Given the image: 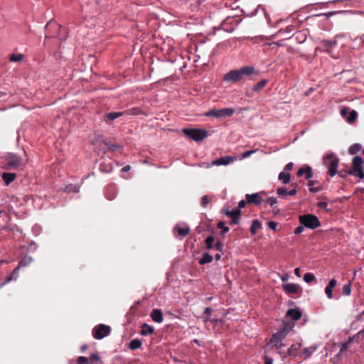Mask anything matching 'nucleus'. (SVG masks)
Returning a JSON list of instances; mask_svg holds the SVG:
<instances>
[{
  "label": "nucleus",
  "instance_id": "nucleus-6",
  "mask_svg": "<svg viewBox=\"0 0 364 364\" xmlns=\"http://www.w3.org/2000/svg\"><path fill=\"white\" fill-rule=\"evenodd\" d=\"M183 132L188 138L199 141L208 136V132L201 129H183Z\"/></svg>",
  "mask_w": 364,
  "mask_h": 364
},
{
  "label": "nucleus",
  "instance_id": "nucleus-50",
  "mask_svg": "<svg viewBox=\"0 0 364 364\" xmlns=\"http://www.w3.org/2000/svg\"><path fill=\"white\" fill-rule=\"evenodd\" d=\"M317 206L320 208L325 210L327 212L329 211V210L328 209V203L326 202H323V201L318 202L317 203Z\"/></svg>",
  "mask_w": 364,
  "mask_h": 364
},
{
  "label": "nucleus",
  "instance_id": "nucleus-24",
  "mask_svg": "<svg viewBox=\"0 0 364 364\" xmlns=\"http://www.w3.org/2000/svg\"><path fill=\"white\" fill-rule=\"evenodd\" d=\"M262 228V223L258 220H254L250 227V232L252 235H255L257 230Z\"/></svg>",
  "mask_w": 364,
  "mask_h": 364
},
{
  "label": "nucleus",
  "instance_id": "nucleus-41",
  "mask_svg": "<svg viewBox=\"0 0 364 364\" xmlns=\"http://www.w3.org/2000/svg\"><path fill=\"white\" fill-rule=\"evenodd\" d=\"M240 215L241 213H236V215L231 219V221L230 223V225H238L240 223Z\"/></svg>",
  "mask_w": 364,
  "mask_h": 364
},
{
  "label": "nucleus",
  "instance_id": "nucleus-45",
  "mask_svg": "<svg viewBox=\"0 0 364 364\" xmlns=\"http://www.w3.org/2000/svg\"><path fill=\"white\" fill-rule=\"evenodd\" d=\"M277 223L274 222V221H269L268 223H267V225L268 227L272 230L274 232H277L278 231V229H277Z\"/></svg>",
  "mask_w": 364,
  "mask_h": 364
},
{
  "label": "nucleus",
  "instance_id": "nucleus-14",
  "mask_svg": "<svg viewBox=\"0 0 364 364\" xmlns=\"http://www.w3.org/2000/svg\"><path fill=\"white\" fill-rule=\"evenodd\" d=\"M20 267L18 265L14 270L13 272H11V275L7 277L6 279H5V281L4 282H2L1 284H0V288H1L2 287H4L5 284H6L7 283L11 282L12 280L14 279H16L17 277H18V273H19V269H20Z\"/></svg>",
  "mask_w": 364,
  "mask_h": 364
},
{
  "label": "nucleus",
  "instance_id": "nucleus-3",
  "mask_svg": "<svg viewBox=\"0 0 364 364\" xmlns=\"http://www.w3.org/2000/svg\"><path fill=\"white\" fill-rule=\"evenodd\" d=\"M323 164L328 168V174L331 177L334 176L337 173V168L339 159L335 154H328L323 157Z\"/></svg>",
  "mask_w": 364,
  "mask_h": 364
},
{
  "label": "nucleus",
  "instance_id": "nucleus-54",
  "mask_svg": "<svg viewBox=\"0 0 364 364\" xmlns=\"http://www.w3.org/2000/svg\"><path fill=\"white\" fill-rule=\"evenodd\" d=\"M353 338H349V341L348 342L343 343L341 346V351H346L348 348V343L350 342Z\"/></svg>",
  "mask_w": 364,
  "mask_h": 364
},
{
  "label": "nucleus",
  "instance_id": "nucleus-27",
  "mask_svg": "<svg viewBox=\"0 0 364 364\" xmlns=\"http://www.w3.org/2000/svg\"><path fill=\"white\" fill-rule=\"evenodd\" d=\"M141 341L137 338L132 340L129 343V349L134 350L139 349L141 346Z\"/></svg>",
  "mask_w": 364,
  "mask_h": 364
},
{
  "label": "nucleus",
  "instance_id": "nucleus-28",
  "mask_svg": "<svg viewBox=\"0 0 364 364\" xmlns=\"http://www.w3.org/2000/svg\"><path fill=\"white\" fill-rule=\"evenodd\" d=\"M321 44L322 46H323L325 48H326L327 49H329V48H332L333 47H334L337 44V42H336V39H334V40H322L321 41Z\"/></svg>",
  "mask_w": 364,
  "mask_h": 364
},
{
  "label": "nucleus",
  "instance_id": "nucleus-10",
  "mask_svg": "<svg viewBox=\"0 0 364 364\" xmlns=\"http://www.w3.org/2000/svg\"><path fill=\"white\" fill-rule=\"evenodd\" d=\"M282 288L287 294H296L299 291V285L294 283L282 284Z\"/></svg>",
  "mask_w": 364,
  "mask_h": 364
},
{
  "label": "nucleus",
  "instance_id": "nucleus-21",
  "mask_svg": "<svg viewBox=\"0 0 364 364\" xmlns=\"http://www.w3.org/2000/svg\"><path fill=\"white\" fill-rule=\"evenodd\" d=\"M213 257L210 254H209L208 252H204L202 255V257L199 259L198 262L200 265H203V264L211 262L213 261Z\"/></svg>",
  "mask_w": 364,
  "mask_h": 364
},
{
  "label": "nucleus",
  "instance_id": "nucleus-33",
  "mask_svg": "<svg viewBox=\"0 0 364 364\" xmlns=\"http://www.w3.org/2000/svg\"><path fill=\"white\" fill-rule=\"evenodd\" d=\"M24 55L21 53L19 54H11L9 56V60L11 62H21L23 60Z\"/></svg>",
  "mask_w": 364,
  "mask_h": 364
},
{
  "label": "nucleus",
  "instance_id": "nucleus-23",
  "mask_svg": "<svg viewBox=\"0 0 364 364\" xmlns=\"http://www.w3.org/2000/svg\"><path fill=\"white\" fill-rule=\"evenodd\" d=\"M278 178L283 184H287L290 181L291 174L288 172L282 171L279 173Z\"/></svg>",
  "mask_w": 364,
  "mask_h": 364
},
{
  "label": "nucleus",
  "instance_id": "nucleus-53",
  "mask_svg": "<svg viewBox=\"0 0 364 364\" xmlns=\"http://www.w3.org/2000/svg\"><path fill=\"white\" fill-rule=\"evenodd\" d=\"M304 228H305L304 225L301 224L299 226H298L297 228H295L294 232V234L295 235L301 234L304 231Z\"/></svg>",
  "mask_w": 364,
  "mask_h": 364
},
{
  "label": "nucleus",
  "instance_id": "nucleus-64",
  "mask_svg": "<svg viewBox=\"0 0 364 364\" xmlns=\"http://www.w3.org/2000/svg\"><path fill=\"white\" fill-rule=\"evenodd\" d=\"M304 172H305V168H300L298 171H297V176H303V174H304Z\"/></svg>",
  "mask_w": 364,
  "mask_h": 364
},
{
  "label": "nucleus",
  "instance_id": "nucleus-34",
  "mask_svg": "<svg viewBox=\"0 0 364 364\" xmlns=\"http://www.w3.org/2000/svg\"><path fill=\"white\" fill-rule=\"evenodd\" d=\"M217 227L221 230L220 235L223 236H224L229 231V228L225 226L224 222L223 221L218 222Z\"/></svg>",
  "mask_w": 364,
  "mask_h": 364
},
{
  "label": "nucleus",
  "instance_id": "nucleus-11",
  "mask_svg": "<svg viewBox=\"0 0 364 364\" xmlns=\"http://www.w3.org/2000/svg\"><path fill=\"white\" fill-rule=\"evenodd\" d=\"M245 198L247 200V203L259 205L262 203V198L260 196V193H255L252 194H246Z\"/></svg>",
  "mask_w": 364,
  "mask_h": 364
},
{
  "label": "nucleus",
  "instance_id": "nucleus-30",
  "mask_svg": "<svg viewBox=\"0 0 364 364\" xmlns=\"http://www.w3.org/2000/svg\"><path fill=\"white\" fill-rule=\"evenodd\" d=\"M362 149V145L360 144H354L352 146H350L348 149V152L351 155H354L356 153H358L359 151H360Z\"/></svg>",
  "mask_w": 364,
  "mask_h": 364
},
{
  "label": "nucleus",
  "instance_id": "nucleus-15",
  "mask_svg": "<svg viewBox=\"0 0 364 364\" xmlns=\"http://www.w3.org/2000/svg\"><path fill=\"white\" fill-rule=\"evenodd\" d=\"M151 317L156 323H161L164 320L163 313L160 309H154L151 313Z\"/></svg>",
  "mask_w": 364,
  "mask_h": 364
},
{
  "label": "nucleus",
  "instance_id": "nucleus-63",
  "mask_svg": "<svg viewBox=\"0 0 364 364\" xmlns=\"http://www.w3.org/2000/svg\"><path fill=\"white\" fill-rule=\"evenodd\" d=\"M296 193H297V190L296 188H294L290 190L289 191H288L287 195L293 196L296 195Z\"/></svg>",
  "mask_w": 364,
  "mask_h": 364
},
{
  "label": "nucleus",
  "instance_id": "nucleus-61",
  "mask_svg": "<svg viewBox=\"0 0 364 364\" xmlns=\"http://www.w3.org/2000/svg\"><path fill=\"white\" fill-rule=\"evenodd\" d=\"M107 146H108V149L112 151H114L119 147V145L115 144H107Z\"/></svg>",
  "mask_w": 364,
  "mask_h": 364
},
{
  "label": "nucleus",
  "instance_id": "nucleus-25",
  "mask_svg": "<svg viewBox=\"0 0 364 364\" xmlns=\"http://www.w3.org/2000/svg\"><path fill=\"white\" fill-rule=\"evenodd\" d=\"M32 257L29 255H25L18 263L20 267H27L33 262Z\"/></svg>",
  "mask_w": 364,
  "mask_h": 364
},
{
  "label": "nucleus",
  "instance_id": "nucleus-7",
  "mask_svg": "<svg viewBox=\"0 0 364 364\" xmlns=\"http://www.w3.org/2000/svg\"><path fill=\"white\" fill-rule=\"evenodd\" d=\"M235 112V109L232 107H226L220 109H213L205 113L207 117H213L215 118L231 117Z\"/></svg>",
  "mask_w": 364,
  "mask_h": 364
},
{
  "label": "nucleus",
  "instance_id": "nucleus-26",
  "mask_svg": "<svg viewBox=\"0 0 364 364\" xmlns=\"http://www.w3.org/2000/svg\"><path fill=\"white\" fill-rule=\"evenodd\" d=\"M317 347L316 346H310L308 348H305L303 349L302 353L304 355V358L307 359L310 358L313 353L316 351Z\"/></svg>",
  "mask_w": 364,
  "mask_h": 364
},
{
  "label": "nucleus",
  "instance_id": "nucleus-37",
  "mask_svg": "<svg viewBox=\"0 0 364 364\" xmlns=\"http://www.w3.org/2000/svg\"><path fill=\"white\" fill-rule=\"evenodd\" d=\"M351 293L350 283L346 284L343 287L342 294L345 296H348Z\"/></svg>",
  "mask_w": 364,
  "mask_h": 364
},
{
  "label": "nucleus",
  "instance_id": "nucleus-46",
  "mask_svg": "<svg viewBox=\"0 0 364 364\" xmlns=\"http://www.w3.org/2000/svg\"><path fill=\"white\" fill-rule=\"evenodd\" d=\"M210 203V199L208 198V196L205 195L201 198V205L203 208H205L207 205Z\"/></svg>",
  "mask_w": 364,
  "mask_h": 364
},
{
  "label": "nucleus",
  "instance_id": "nucleus-16",
  "mask_svg": "<svg viewBox=\"0 0 364 364\" xmlns=\"http://www.w3.org/2000/svg\"><path fill=\"white\" fill-rule=\"evenodd\" d=\"M117 195V188L115 186L110 185L109 186L105 191V197L107 199L112 200L115 198Z\"/></svg>",
  "mask_w": 364,
  "mask_h": 364
},
{
  "label": "nucleus",
  "instance_id": "nucleus-56",
  "mask_svg": "<svg viewBox=\"0 0 364 364\" xmlns=\"http://www.w3.org/2000/svg\"><path fill=\"white\" fill-rule=\"evenodd\" d=\"M272 337L277 338V339H282L283 340L284 337L282 336V333L279 331H277L276 333H274Z\"/></svg>",
  "mask_w": 364,
  "mask_h": 364
},
{
  "label": "nucleus",
  "instance_id": "nucleus-9",
  "mask_svg": "<svg viewBox=\"0 0 364 364\" xmlns=\"http://www.w3.org/2000/svg\"><path fill=\"white\" fill-rule=\"evenodd\" d=\"M234 161V158L231 156H223L219 159H217L212 161L211 164L203 163L199 165L200 167H204L205 168H209L213 166H227L230 164L232 161Z\"/></svg>",
  "mask_w": 364,
  "mask_h": 364
},
{
  "label": "nucleus",
  "instance_id": "nucleus-13",
  "mask_svg": "<svg viewBox=\"0 0 364 364\" xmlns=\"http://www.w3.org/2000/svg\"><path fill=\"white\" fill-rule=\"evenodd\" d=\"M286 315L294 321H298L301 317V312L299 308L290 309L287 311Z\"/></svg>",
  "mask_w": 364,
  "mask_h": 364
},
{
  "label": "nucleus",
  "instance_id": "nucleus-20",
  "mask_svg": "<svg viewBox=\"0 0 364 364\" xmlns=\"http://www.w3.org/2000/svg\"><path fill=\"white\" fill-rule=\"evenodd\" d=\"M154 332V328L151 326H149L147 323H143L141 325V336H147L148 334H153Z\"/></svg>",
  "mask_w": 364,
  "mask_h": 364
},
{
  "label": "nucleus",
  "instance_id": "nucleus-40",
  "mask_svg": "<svg viewBox=\"0 0 364 364\" xmlns=\"http://www.w3.org/2000/svg\"><path fill=\"white\" fill-rule=\"evenodd\" d=\"M178 234L181 236L185 237L188 235L190 232L189 228H178L177 229Z\"/></svg>",
  "mask_w": 364,
  "mask_h": 364
},
{
  "label": "nucleus",
  "instance_id": "nucleus-32",
  "mask_svg": "<svg viewBox=\"0 0 364 364\" xmlns=\"http://www.w3.org/2000/svg\"><path fill=\"white\" fill-rule=\"evenodd\" d=\"M87 364H97L95 362H100L101 359L99 356L98 353H93L90 357L87 358Z\"/></svg>",
  "mask_w": 364,
  "mask_h": 364
},
{
  "label": "nucleus",
  "instance_id": "nucleus-2",
  "mask_svg": "<svg viewBox=\"0 0 364 364\" xmlns=\"http://www.w3.org/2000/svg\"><path fill=\"white\" fill-rule=\"evenodd\" d=\"M4 169H18L23 165L22 158L14 153H7L4 157Z\"/></svg>",
  "mask_w": 364,
  "mask_h": 364
},
{
  "label": "nucleus",
  "instance_id": "nucleus-8",
  "mask_svg": "<svg viewBox=\"0 0 364 364\" xmlns=\"http://www.w3.org/2000/svg\"><path fill=\"white\" fill-rule=\"evenodd\" d=\"M110 333V327L105 324L96 326L92 331V336L95 339L100 340L107 336Z\"/></svg>",
  "mask_w": 364,
  "mask_h": 364
},
{
  "label": "nucleus",
  "instance_id": "nucleus-39",
  "mask_svg": "<svg viewBox=\"0 0 364 364\" xmlns=\"http://www.w3.org/2000/svg\"><path fill=\"white\" fill-rule=\"evenodd\" d=\"M240 213V209H234L232 210H227L225 211V215L226 216L230 218L231 219H232V218L236 215V213Z\"/></svg>",
  "mask_w": 364,
  "mask_h": 364
},
{
  "label": "nucleus",
  "instance_id": "nucleus-60",
  "mask_svg": "<svg viewBox=\"0 0 364 364\" xmlns=\"http://www.w3.org/2000/svg\"><path fill=\"white\" fill-rule=\"evenodd\" d=\"M337 284V281L336 279H331L329 282H328V284L327 286L330 287L331 288L333 289Z\"/></svg>",
  "mask_w": 364,
  "mask_h": 364
},
{
  "label": "nucleus",
  "instance_id": "nucleus-18",
  "mask_svg": "<svg viewBox=\"0 0 364 364\" xmlns=\"http://www.w3.org/2000/svg\"><path fill=\"white\" fill-rule=\"evenodd\" d=\"M301 346V343L291 345L288 349V355L291 357H296L299 355V351Z\"/></svg>",
  "mask_w": 364,
  "mask_h": 364
},
{
  "label": "nucleus",
  "instance_id": "nucleus-38",
  "mask_svg": "<svg viewBox=\"0 0 364 364\" xmlns=\"http://www.w3.org/2000/svg\"><path fill=\"white\" fill-rule=\"evenodd\" d=\"M214 237L213 236H208L206 237L205 242L207 249H211L213 247Z\"/></svg>",
  "mask_w": 364,
  "mask_h": 364
},
{
  "label": "nucleus",
  "instance_id": "nucleus-5",
  "mask_svg": "<svg viewBox=\"0 0 364 364\" xmlns=\"http://www.w3.org/2000/svg\"><path fill=\"white\" fill-rule=\"evenodd\" d=\"M300 224L309 229H315L321 225L318 218L312 214H305L299 216Z\"/></svg>",
  "mask_w": 364,
  "mask_h": 364
},
{
  "label": "nucleus",
  "instance_id": "nucleus-51",
  "mask_svg": "<svg viewBox=\"0 0 364 364\" xmlns=\"http://www.w3.org/2000/svg\"><path fill=\"white\" fill-rule=\"evenodd\" d=\"M255 152H256V150L246 151L242 154V158L246 159V158L249 157L251 154H254Z\"/></svg>",
  "mask_w": 364,
  "mask_h": 364
},
{
  "label": "nucleus",
  "instance_id": "nucleus-12",
  "mask_svg": "<svg viewBox=\"0 0 364 364\" xmlns=\"http://www.w3.org/2000/svg\"><path fill=\"white\" fill-rule=\"evenodd\" d=\"M284 346V344L282 343V339H277L273 337L270 338L269 343L267 344L266 348H276L277 349H282Z\"/></svg>",
  "mask_w": 364,
  "mask_h": 364
},
{
  "label": "nucleus",
  "instance_id": "nucleus-44",
  "mask_svg": "<svg viewBox=\"0 0 364 364\" xmlns=\"http://www.w3.org/2000/svg\"><path fill=\"white\" fill-rule=\"evenodd\" d=\"M213 311V309L210 307H207L205 309L204 314L206 315V317L204 318L205 321H208L210 320V316Z\"/></svg>",
  "mask_w": 364,
  "mask_h": 364
},
{
  "label": "nucleus",
  "instance_id": "nucleus-17",
  "mask_svg": "<svg viewBox=\"0 0 364 364\" xmlns=\"http://www.w3.org/2000/svg\"><path fill=\"white\" fill-rule=\"evenodd\" d=\"M17 177L15 173L4 172L2 174V179L6 186L13 182Z\"/></svg>",
  "mask_w": 364,
  "mask_h": 364
},
{
  "label": "nucleus",
  "instance_id": "nucleus-43",
  "mask_svg": "<svg viewBox=\"0 0 364 364\" xmlns=\"http://www.w3.org/2000/svg\"><path fill=\"white\" fill-rule=\"evenodd\" d=\"M304 174L306 175V179H310L311 178H312V176H313L312 169L310 166H306L305 168Z\"/></svg>",
  "mask_w": 364,
  "mask_h": 364
},
{
  "label": "nucleus",
  "instance_id": "nucleus-22",
  "mask_svg": "<svg viewBox=\"0 0 364 364\" xmlns=\"http://www.w3.org/2000/svg\"><path fill=\"white\" fill-rule=\"evenodd\" d=\"M267 82H268V80L267 79L262 80L261 81H259V82H257V84L253 85L252 89V91H254L255 92H259V91H261L262 90L264 89V87L266 86Z\"/></svg>",
  "mask_w": 364,
  "mask_h": 364
},
{
  "label": "nucleus",
  "instance_id": "nucleus-4",
  "mask_svg": "<svg viewBox=\"0 0 364 364\" xmlns=\"http://www.w3.org/2000/svg\"><path fill=\"white\" fill-rule=\"evenodd\" d=\"M363 158L360 156H355L353 157L352 160V166L348 169L347 173L349 175L355 176L356 177H358L359 178L362 179L364 178V172L363 170Z\"/></svg>",
  "mask_w": 364,
  "mask_h": 364
},
{
  "label": "nucleus",
  "instance_id": "nucleus-49",
  "mask_svg": "<svg viewBox=\"0 0 364 364\" xmlns=\"http://www.w3.org/2000/svg\"><path fill=\"white\" fill-rule=\"evenodd\" d=\"M264 353H265L264 355V364H272L273 358L272 357L269 356L268 355H267L266 350L264 351Z\"/></svg>",
  "mask_w": 364,
  "mask_h": 364
},
{
  "label": "nucleus",
  "instance_id": "nucleus-55",
  "mask_svg": "<svg viewBox=\"0 0 364 364\" xmlns=\"http://www.w3.org/2000/svg\"><path fill=\"white\" fill-rule=\"evenodd\" d=\"M87 359L86 357H84V356L78 357L77 364H87Z\"/></svg>",
  "mask_w": 364,
  "mask_h": 364
},
{
  "label": "nucleus",
  "instance_id": "nucleus-52",
  "mask_svg": "<svg viewBox=\"0 0 364 364\" xmlns=\"http://www.w3.org/2000/svg\"><path fill=\"white\" fill-rule=\"evenodd\" d=\"M223 243L220 241V240H218L215 244L214 245V247H215V249L218 251H222L223 248Z\"/></svg>",
  "mask_w": 364,
  "mask_h": 364
},
{
  "label": "nucleus",
  "instance_id": "nucleus-36",
  "mask_svg": "<svg viewBox=\"0 0 364 364\" xmlns=\"http://www.w3.org/2000/svg\"><path fill=\"white\" fill-rule=\"evenodd\" d=\"M303 279L306 283H310L313 282L316 277L313 273L307 272L304 274Z\"/></svg>",
  "mask_w": 364,
  "mask_h": 364
},
{
  "label": "nucleus",
  "instance_id": "nucleus-31",
  "mask_svg": "<svg viewBox=\"0 0 364 364\" xmlns=\"http://www.w3.org/2000/svg\"><path fill=\"white\" fill-rule=\"evenodd\" d=\"M142 111L139 107H132L131 109H127L124 111V114H129V115H139L142 114Z\"/></svg>",
  "mask_w": 364,
  "mask_h": 364
},
{
  "label": "nucleus",
  "instance_id": "nucleus-58",
  "mask_svg": "<svg viewBox=\"0 0 364 364\" xmlns=\"http://www.w3.org/2000/svg\"><path fill=\"white\" fill-rule=\"evenodd\" d=\"M294 166V164L292 162L288 163L284 168V171L287 172L291 171Z\"/></svg>",
  "mask_w": 364,
  "mask_h": 364
},
{
  "label": "nucleus",
  "instance_id": "nucleus-59",
  "mask_svg": "<svg viewBox=\"0 0 364 364\" xmlns=\"http://www.w3.org/2000/svg\"><path fill=\"white\" fill-rule=\"evenodd\" d=\"M321 190H322V187L321 186L310 187L309 188V191L311 192V193H318V192L321 191Z\"/></svg>",
  "mask_w": 364,
  "mask_h": 364
},
{
  "label": "nucleus",
  "instance_id": "nucleus-1",
  "mask_svg": "<svg viewBox=\"0 0 364 364\" xmlns=\"http://www.w3.org/2000/svg\"><path fill=\"white\" fill-rule=\"evenodd\" d=\"M259 71L253 66H244L240 69L232 70L225 73L223 80L227 82H235L242 80L245 76L249 77L253 75H258Z\"/></svg>",
  "mask_w": 364,
  "mask_h": 364
},
{
  "label": "nucleus",
  "instance_id": "nucleus-35",
  "mask_svg": "<svg viewBox=\"0 0 364 364\" xmlns=\"http://www.w3.org/2000/svg\"><path fill=\"white\" fill-rule=\"evenodd\" d=\"M357 116H358V114H357L356 111L352 110V111L349 112L348 117L346 118V121L348 123H352L356 119Z\"/></svg>",
  "mask_w": 364,
  "mask_h": 364
},
{
  "label": "nucleus",
  "instance_id": "nucleus-47",
  "mask_svg": "<svg viewBox=\"0 0 364 364\" xmlns=\"http://www.w3.org/2000/svg\"><path fill=\"white\" fill-rule=\"evenodd\" d=\"M349 109L348 107H344L341 109V115L343 118L346 120V118L348 117Z\"/></svg>",
  "mask_w": 364,
  "mask_h": 364
},
{
  "label": "nucleus",
  "instance_id": "nucleus-19",
  "mask_svg": "<svg viewBox=\"0 0 364 364\" xmlns=\"http://www.w3.org/2000/svg\"><path fill=\"white\" fill-rule=\"evenodd\" d=\"M277 204V199L275 197H269L267 199L266 205H269L273 208V211L275 214L279 213V209L276 205Z\"/></svg>",
  "mask_w": 364,
  "mask_h": 364
},
{
  "label": "nucleus",
  "instance_id": "nucleus-48",
  "mask_svg": "<svg viewBox=\"0 0 364 364\" xmlns=\"http://www.w3.org/2000/svg\"><path fill=\"white\" fill-rule=\"evenodd\" d=\"M325 293L328 299L333 298V289L328 286L325 288Z\"/></svg>",
  "mask_w": 364,
  "mask_h": 364
},
{
  "label": "nucleus",
  "instance_id": "nucleus-57",
  "mask_svg": "<svg viewBox=\"0 0 364 364\" xmlns=\"http://www.w3.org/2000/svg\"><path fill=\"white\" fill-rule=\"evenodd\" d=\"M246 203H247V200H241L238 203V207L236 209H240V211L241 212V209L244 208L246 205Z\"/></svg>",
  "mask_w": 364,
  "mask_h": 364
},
{
  "label": "nucleus",
  "instance_id": "nucleus-42",
  "mask_svg": "<svg viewBox=\"0 0 364 364\" xmlns=\"http://www.w3.org/2000/svg\"><path fill=\"white\" fill-rule=\"evenodd\" d=\"M287 190L286 188H284V187H280L279 188H277V193L280 196H286L287 195Z\"/></svg>",
  "mask_w": 364,
  "mask_h": 364
},
{
  "label": "nucleus",
  "instance_id": "nucleus-29",
  "mask_svg": "<svg viewBox=\"0 0 364 364\" xmlns=\"http://www.w3.org/2000/svg\"><path fill=\"white\" fill-rule=\"evenodd\" d=\"M124 114V112H110L105 115V118L108 120L112 121Z\"/></svg>",
  "mask_w": 364,
  "mask_h": 364
},
{
  "label": "nucleus",
  "instance_id": "nucleus-62",
  "mask_svg": "<svg viewBox=\"0 0 364 364\" xmlns=\"http://www.w3.org/2000/svg\"><path fill=\"white\" fill-rule=\"evenodd\" d=\"M293 327H294V325H292L291 323H286L283 326V328H285L286 330H288L289 332L293 328Z\"/></svg>",
  "mask_w": 364,
  "mask_h": 364
}]
</instances>
